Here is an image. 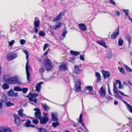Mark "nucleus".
I'll list each match as a JSON object with an SVG mask.
<instances>
[{"label": "nucleus", "mask_w": 132, "mask_h": 132, "mask_svg": "<svg viewBox=\"0 0 132 132\" xmlns=\"http://www.w3.org/2000/svg\"><path fill=\"white\" fill-rule=\"evenodd\" d=\"M7 75H5L3 77V79L5 82L9 84H13L18 83L19 81L18 79L16 77H11L7 78Z\"/></svg>", "instance_id": "obj_1"}, {"label": "nucleus", "mask_w": 132, "mask_h": 132, "mask_svg": "<svg viewBox=\"0 0 132 132\" xmlns=\"http://www.w3.org/2000/svg\"><path fill=\"white\" fill-rule=\"evenodd\" d=\"M44 65L46 70L48 72L53 69V65L52 61L48 59H45L43 61Z\"/></svg>", "instance_id": "obj_2"}, {"label": "nucleus", "mask_w": 132, "mask_h": 132, "mask_svg": "<svg viewBox=\"0 0 132 132\" xmlns=\"http://www.w3.org/2000/svg\"><path fill=\"white\" fill-rule=\"evenodd\" d=\"M34 24V27L33 29L36 33H37L38 32V28L39 27L40 25V21L38 18L37 17L35 18Z\"/></svg>", "instance_id": "obj_3"}, {"label": "nucleus", "mask_w": 132, "mask_h": 132, "mask_svg": "<svg viewBox=\"0 0 132 132\" xmlns=\"http://www.w3.org/2000/svg\"><path fill=\"white\" fill-rule=\"evenodd\" d=\"M38 96V94L37 93H30L27 96V97L29 98L28 100L29 101H33L35 103H37V99L35 98L33 99L32 98H35Z\"/></svg>", "instance_id": "obj_4"}, {"label": "nucleus", "mask_w": 132, "mask_h": 132, "mask_svg": "<svg viewBox=\"0 0 132 132\" xmlns=\"http://www.w3.org/2000/svg\"><path fill=\"white\" fill-rule=\"evenodd\" d=\"M17 56V54L15 53H10L8 54L6 57V60L10 61L15 58Z\"/></svg>", "instance_id": "obj_5"}, {"label": "nucleus", "mask_w": 132, "mask_h": 132, "mask_svg": "<svg viewBox=\"0 0 132 132\" xmlns=\"http://www.w3.org/2000/svg\"><path fill=\"white\" fill-rule=\"evenodd\" d=\"M13 117L14 119V122L17 126H19L21 125V120L19 116L16 114H14Z\"/></svg>", "instance_id": "obj_6"}, {"label": "nucleus", "mask_w": 132, "mask_h": 132, "mask_svg": "<svg viewBox=\"0 0 132 132\" xmlns=\"http://www.w3.org/2000/svg\"><path fill=\"white\" fill-rule=\"evenodd\" d=\"M34 110L36 111L35 113V115L36 118L39 119L41 118V111L38 108L34 109Z\"/></svg>", "instance_id": "obj_7"}, {"label": "nucleus", "mask_w": 132, "mask_h": 132, "mask_svg": "<svg viewBox=\"0 0 132 132\" xmlns=\"http://www.w3.org/2000/svg\"><path fill=\"white\" fill-rule=\"evenodd\" d=\"M119 28L118 27L117 28V30L113 33V34L111 35V38L112 39H114L116 38L119 35Z\"/></svg>", "instance_id": "obj_8"}, {"label": "nucleus", "mask_w": 132, "mask_h": 132, "mask_svg": "<svg viewBox=\"0 0 132 132\" xmlns=\"http://www.w3.org/2000/svg\"><path fill=\"white\" fill-rule=\"evenodd\" d=\"M81 83L79 79L76 82L75 84V87L76 89V92H79L81 90Z\"/></svg>", "instance_id": "obj_9"}, {"label": "nucleus", "mask_w": 132, "mask_h": 132, "mask_svg": "<svg viewBox=\"0 0 132 132\" xmlns=\"http://www.w3.org/2000/svg\"><path fill=\"white\" fill-rule=\"evenodd\" d=\"M40 123L42 124L46 123L49 120L48 117L46 116H44V117H41L39 119Z\"/></svg>", "instance_id": "obj_10"}, {"label": "nucleus", "mask_w": 132, "mask_h": 132, "mask_svg": "<svg viewBox=\"0 0 132 132\" xmlns=\"http://www.w3.org/2000/svg\"><path fill=\"white\" fill-rule=\"evenodd\" d=\"M82 70L79 68L78 65H76L74 67V70H73V72L77 75L80 74V72H82Z\"/></svg>", "instance_id": "obj_11"}, {"label": "nucleus", "mask_w": 132, "mask_h": 132, "mask_svg": "<svg viewBox=\"0 0 132 132\" xmlns=\"http://www.w3.org/2000/svg\"><path fill=\"white\" fill-rule=\"evenodd\" d=\"M7 94L9 96L12 97L13 96L16 97L18 96V93H15L12 89L10 90L7 92Z\"/></svg>", "instance_id": "obj_12"}, {"label": "nucleus", "mask_w": 132, "mask_h": 132, "mask_svg": "<svg viewBox=\"0 0 132 132\" xmlns=\"http://www.w3.org/2000/svg\"><path fill=\"white\" fill-rule=\"evenodd\" d=\"M102 73L103 75L104 78L105 79L109 78L111 76V74L110 72L108 71L103 70H102Z\"/></svg>", "instance_id": "obj_13"}, {"label": "nucleus", "mask_w": 132, "mask_h": 132, "mask_svg": "<svg viewBox=\"0 0 132 132\" xmlns=\"http://www.w3.org/2000/svg\"><path fill=\"white\" fill-rule=\"evenodd\" d=\"M65 13L64 12H61L55 18L53 19V21H56L59 20L61 18L62 16L64 15Z\"/></svg>", "instance_id": "obj_14"}, {"label": "nucleus", "mask_w": 132, "mask_h": 132, "mask_svg": "<svg viewBox=\"0 0 132 132\" xmlns=\"http://www.w3.org/2000/svg\"><path fill=\"white\" fill-rule=\"evenodd\" d=\"M113 90L114 92L117 94H118V93H119L123 96H124L126 97H129V96L124 94L122 92L120 91H119L118 92L117 91V88L115 84L114 83L113 84Z\"/></svg>", "instance_id": "obj_15"}, {"label": "nucleus", "mask_w": 132, "mask_h": 132, "mask_svg": "<svg viewBox=\"0 0 132 132\" xmlns=\"http://www.w3.org/2000/svg\"><path fill=\"white\" fill-rule=\"evenodd\" d=\"M59 71H65L68 70V67L66 64L63 63L59 66Z\"/></svg>", "instance_id": "obj_16"}, {"label": "nucleus", "mask_w": 132, "mask_h": 132, "mask_svg": "<svg viewBox=\"0 0 132 132\" xmlns=\"http://www.w3.org/2000/svg\"><path fill=\"white\" fill-rule=\"evenodd\" d=\"M0 129L3 132H12V130L9 128L7 127H0Z\"/></svg>", "instance_id": "obj_17"}, {"label": "nucleus", "mask_w": 132, "mask_h": 132, "mask_svg": "<svg viewBox=\"0 0 132 132\" xmlns=\"http://www.w3.org/2000/svg\"><path fill=\"white\" fill-rule=\"evenodd\" d=\"M100 93L101 96L104 97L106 95L105 90L104 89L103 86H102L100 90Z\"/></svg>", "instance_id": "obj_18"}, {"label": "nucleus", "mask_w": 132, "mask_h": 132, "mask_svg": "<svg viewBox=\"0 0 132 132\" xmlns=\"http://www.w3.org/2000/svg\"><path fill=\"white\" fill-rule=\"evenodd\" d=\"M78 26L79 28L82 30L84 31L86 30L87 26L83 23H80L78 25Z\"/></svg>", "instance_id": "obj_19"}, {"label": "nucleus", "mask_w": 132, "mask_h": 132, "mask_svg": "<svg viewBox=\"0 0 132 132\" xmlns=\"http://www.w3.org/2000/svg\"><path fill=\"white\" fill-rule=\"evenodd\" d=\"M67 32L65 28L63 30V32L62 35L59 38L60 40H63L66 34L67 33Z\"/></svg>", "instance_id": "obj_20"}, {"label": "nucleus", "mask_w": 132, "mask_h": 132, "mask_svg": "<svg viewBox=\"0 0 132 132\" xmlns=\"http://www.w3.org/2000/svg\"><path fill=\"white\" fill-rule=\"evenodd\" d=\"M52 118L53 120L55 121H58V119L57 118V114L55 113H51Z\"/></svg>", "instance_id": "obj_21"}, {"label": "nucleus", "mask_w": 132, "mask_h": 132, "mask_svg": "<svg viewBox=\"0 0 132 132\" xmlns=\"http://www.w3.org/2000/svg\"><path fill=\"white\" fill-rule=\"evenodd\" d=\"M125 38L128 41L129 44L130 45L131 40V36L128 34H127L125 36Z\"/></svg>", "instance_id": "obj_22"}, {"label": "nucleus", "mask_w": 132, "mask_h": 132, "mask_svg": "<svg viewBox=\"0 0 132 132\" xmlns=\"http://www.w3.org/2000/svg\"><path fill=\"white\" fill-rule=\"evenodd\" d=\"M83 113H81L79 116V119L78 121L79 123H81L82 125L84 127H85V126L84 123L82 121V116Z\"/></svg>", "instance_id": "obj_23"}, {"label": "nucleus", "mask_w": 132, "mask_h": 132, "mask_svg": "<svg viewBox=\"0 0 132 132\" xmlns=\"http://www.w3.org/2000/svg\"><path fill=\"white\" fill-rule=\"evenodd\" d=\"M95 76L97 78V81L99 82L101 81V77L100 73L96 72L95 73Z\"/></svg>", "instance_id": "obj_24"}, {"label": "nucleus", "mask_w": 132, "mask_h": 132, "mask_svg": "<svg viewBox=\"0 0 132 132\" xmlns=\"http://www.w3.org/2000/svg\"><path fill=\"white\" fill-rule=\"evenodd\" d=\"M96 42L99 44L103 46L105 48L107 47V46L106 45L105 42L103 41H97Z\"/></svg>", "instance_id": "obj_25"}, {"label": "nucleus", "mask_w": 132, "mask_h": 132, "mask_svg": "<svg viewBox=\"0 0 132 132\" xmlns=\"http://www.w3.org/2000/svg\"><path fill=\"white\" fill-rule=\"evenodd\" d=\"M43 82H41L38 84L36 87V89L37 92L40 91V88L41 87V84H42L43 83Z\"/></svg>", "instance_id": "obj_26"}, {"label": "nucleus", "mask_w": 132, "mask_h": 132, "mask_svg": "<svg viewBox=\"0 0 132 132\" xmlns=\"http://www.w3.org/2000/svg\"><path fill=\"white\" fill-rule=\"evenodd\" d=\"M58 23V24L56 25V26H53V29H56L61 27L62 25V23L61 22H57Z\"/></svg>", "instance_id": "obj_27"}, {"label": "nucleus", "mask_w": 132, "mask_h": 132, "mask_svg": "<svg viewBox=\"0 0 132 132\" xmlns=\"http://www.w3.org/2000/svg\"><path fill=\"white\" fill-rule=\"evenodd\" d=\"M70 53L71 54L75 56H77L80 54V53L78 52L74 51L71 50L70 51Z\"/></svg>", "instance_id": "obj_28"}, {"label": "nucleus", "mask_w": 132, "mask_h": 132, "mask_svg": "<svg viewBox=\"0 0 132 132\" xmlns=\"http://www.w3.org/2000/svg\"><path fill=\"white\" fill-rule=\"evenodd\" d=\"M37 132H46V130L44 128H39L38 127H36Z\"/></svg>", "instance_id": "obj_29"}, {"label": "nucleus", "mask_w": 132, "mask_h": 132, "mask_svg": "<svg viewBox=\"0 0 132 132\" xmlns=\"http://www.w3.org/2000/svg\"><path fill=\"white\" fill-rule=\"evenodd\" d=\"M2 87L5 90L8 89L9 86L8 84L6 83H4L2 85Z\"/></svg>", "instance_id": "obj_30"}, {"label": "nucleus", "mask_w": 132, "mask_h": 132, "mask_svg": "<svg viewBox=\"0 0 132 132\" xmlns=\"http://www.w3.org/2000/svg\"><path fill=\"white\" fill-rule=\"evenodd\" d=\"M42 107L44 108L45 110L48 111L50 110V108L47 106L46 104L44 103V104H42Z\"/></svg>", "instance_id": "obj_31"}, {"label": "nucleus", "mask_w": 132, "mask_h": 132, "mask_svg": "<svg viewBox=\"0 0 132 132\" xmlns=\"http://www.w3.org/2000/svg\"><path fill=\"white\" fill-rule=\"evenodd\" d=\"M27 75V81L29 82H30L31 81L30 74L29 72H26Z\"/></svg>", "instance_id": "obj_32"}, {"label": "nucleus", "mask_w": 132, "mask_h": 132, "mask_svg": "<svg viewBox=\"0 0 132 132\" xmlns=\"http://www.w3.org/2000/svg\"><path fill=\"white\" fill-rule=\"evenodd\" d=\"M123 41L122 39L121 38L119 39L118 42V44L119 46H122L123 44Z\"/></svg>", "instance_id": "obj_33"}, {"label": "nucleus", "mask_w": 132, "mask_h": 132, "mask_svg": "<svg viewBox=\"0 0 132 132\" xmlns=\"http://www.w3.org/2000/svg\"><path fill=\"white\" fill-rule=\"evenodd\" d=\"M29 62H27L26 63V72H29V67L28 66Z\"/></svg>", "instance_id": "obj_34"}, {"label": "nucleus", "mask_w": 132, "mask_h": 132, "mask_svg": "<svg viewBox=\"0 0 132 132\" xmlns=\"http://www.w3.org/2000/svg\"><path fill=\"white\" fill-rule=\"evenodd\" d=\"M85 88H86L87 90L90 92L93 89L92 86H86L85 87Z\"/></svg>", "instance_id": "obj_35"}, {"label": "nucleus", "mask_w": 132, "mask_h": 132, "mask_svg": "<svg viewBox=\"0 0 132 132\" xmlns=\"http://www.w3.org/2000/svg\"><path fill=\"white\" fill-rule=\"evenodd\" d=\"M14 89L16 91L20 92L21 91V88L19 86H15L14 88Z\"/></svg>", "instance_id": "obj_36"}, {"label": "nucleus", "mask_w": 132, "mask_h": 132, "mask_svg": "<svg viewBox=\"0 0 132 132\" xmlns=\"http://www.w3.org/2000/svg\"><path fill=\"white\" fill-rule=\"evenodd\" d=\"M31 123V121L30 120H28L25 124V126L26 127H29L30 126V124Z\"/></svg>", "instance_id": "obj_37"}, {"label": "nucleus", "mask_w": 132, "mask_h": 132, "mask_svg": "<svg viewBox=\"0 0 132 132\" xmlns=\"http://www.w3.org/2000/svg\"><path fill=\"white\" fill-rule=\"evenodd\" d=\"M38 34L39 36L43 37L45 36V33L43 31H40L39 32Z\"/></svg>", "instance_id": "obj_38"}, {"label": "nucleus", "mask_w": 132, "mask_h": 132, "mask_svg": "<svg viewBox=\"0 0 132 132\" xmlns=\"http://www.w3.org/2000/svg\"><path fill=\"white\" fill-rule=\"evenodd\" d=\"M56 122H53L52 123V126L54 128H55L59 125V123L57 121Z\"/></svg>", "instance_id": "obj_39"}, {"label": "nucleus", "mask_w": 132, "mask_h": 132, "mask_svg": "<svg viewBox=\"0 0 132 132\" xmlns=\"http://www.w3.org/2000/svg\"><path fill=\"white\" fill-rule=\"evenodd\" d=\"M14 105V104L13 103H11L10 102H8L6 103V105L8 107H11L12 106H13Z\"/></svg>", "instance_id": "obj_40"}, {"label": "nucleus", "mask_w": 132, "mask_h": 132, "mask_svg": "<svg viewBox=\"0 0 132 132\" xmlns=\"http://www.w3.org/2000/svg\"><path fill=\"white\" fill-rule=\"evenodd\" d=\"M18 115L21 117H23V114L22 113V110L20 109L18 111Z\"/></svg>", "instance_id": "obj_41"}, {"label": "nucleus", "mask_w": 132, "mask_h": 132, "mask_svg": "<svg viewBox=\"0 0 132 132\" xmlns=\"http://www.w3.org/2000/svg\"><path fill=\"white\" fill-rule=\"evenodd\" d=\"M28 89L27 88H23L21 89V91L23 93H26L28 91Z\"/></svg>", "instance_id": "obj_42"}, {"label": "nucleus", "mask_w": 132, "mask_h": 132, "mask_svg": "<svg viewBox=\"0 0 132 132\" xmlns=\"http://www.w3.org/2000/svg\"><path fill=\"white\" fill-rule=\"evenodd\" d=\"M127 108L129 111L132 113V106L130 105H128Z\"/></svg>", "instance_id": "obj_43"}, {"label": "nucleus", "mask_w": 132, "mask_h": 132, "mask_svg": "<svg viewBox=\"0 0 132 132\" xmlns=\"http://www.w3.org/2000/svg\"><path fill=\"white\" fill-rule=\"evenodd\" d=\"M125 67L126 70L129 72H131L132 71V69L129 68L127 66L125 65Z\"/></svg>", "instance_id": "obj_44"}, {"label": "nucleus", "mask_w": 132, "mask_h": 132, "mask_svg": "<svg viewBox=\"0 0 132 132\" xmlns=\"http://www.w3.org/2000/svg\"><path fill=\"white\" fill-rule=\"evenodd\" d=\"M44 71L45 70L43 68H40L38 70L39 72L42 73H43Z\"/></svg>", "instance_id": "obj_45"}, {"label": "nucleus", "mask_w": 132, "mask_h": 132, "mask_svg": "<svg viewBox=\"0 0 132 132\" xmlns=\"http://www.w3.org/2000/svg\"><path fill=\"white\" fill-rule=\"evenodd\" d=\"M32 122L33 123L36 125L39 123V121L37 119H34L32 120Z\"/></svg>", "instance_id": "obj_46"}, {"label": "nucleus", "mask_w": 132, "mask_h": 132, "mask_svg": "<svg viewBox=\"0 0 132 132\" xmlns=\"http://www.w3.org/2000/svg\"><path fill=\"white\" fill-rule=\"evenodd\" d=\"M15 42V41L14 40H12L11 41L9 42V44L10 46H12Z\"/></svg>", "instance_id": "obj_47"}, {"label": "nucleus", "mask_w": 132, "mask_h": 132, "mask_svg": "<svg viewBox=\"0 0 132 132\" xmlns=\"http://www.w3.org/2000/svg\"><path fill=\"white\" fill-rule=\"evenodd\" d=\"M122 11L123 12L125 13L126 15H127L128 16H129L128 15L129 10H123Z\"/></svg>", "instance_id": "obj_48"}, {"label": "nucleus", "mask_w": 132, "mask_h": 132, "mask_svg": "<svg viewBox=\"0 0 132 132\" xmlns=\"http://www.w3.org/2000/svg\"><path fill=\"white\" fill-rule=\"evenodd\" d=\"M20 43L21 44L23 45L25 43L26 41L22 39L20 40Z\"/></svg>", "instance_id": "obj_49"}, {"label": "nucleus", "mask_w": 132, "mask_h": 132, "mask_svg": "<svg viewBox=\"0 0 132 132\" xmlns=\"http://www.w3.org/2000/svg\"><path fill=\"white\" fill-rule=\"evenodd\" d=\"M80 59L81 60L84 61V54L81 55H80Z\"/></svg>", "instance_id": "obj_50"}, {"label": "nucleus", "mask_w": 132, "mask_h": 132, "mask_svg": "<svg viewBox=\"0 0 132 132\" xmlns=\"http://www.w3.org/2000/svg\"><path fill=\"white\" fill-rule=\"evenodd\" d=\"M48 46H49L48 44H45L44 45V47L43 49V51H45V50L46 49V48L48 47Z\"/></svg>", "instance_id": "obj_51"}, {"label": "nucleus", "mask_w": 132, "mask_h": 132, "mask_svg": "<svg viewBox=\"0 0 132 132\" xmlns=\"http://www.w3.org/2000/svg\"><path fill=\"white\" fill-rule=\"evenodd\" d=\"M120 72L123 74L125 73V70L122 67H121L120 69Z\"/></svg>", "instance_id": "obj_52"}, {"label": "nucleus", "mask_w": 132, "mask_h": 132, "mask_svg": "<svg viewBox=\"0 0 132 132\" xmlns=\"http://www.w3.org/2000/svg\"><path fill=\"white\" fill-rule=\"evenodd\" d=\"M116 98H119V99L122 100V98H123V97L121 96H119V95H117L115 96Z\"/></svg>", "instance_id": "obj_53"}, {"label": "nucleus", "mask_w": 132, "mask_h": 132, "mask_svg": "<svg viewBox=\"0 0 132 132\" xmlns=\"http://www.w3.org/2000/svg\"><path fill=\"white\" fill-rule=\"evenodd\" d=\"M116 84H118L119 85V86L121 85V82L119 80H117L116 81Z\"/></svg>", "instance_id": "obj_54"}, {"label": "nucleus", "mask_w": 132, "mask_h": 132, "mask_svg": "<svg viewBox=\"0 0 132 132\" xmlns=\"http://www.w3.org/2000/svg\"><path fill=\"white\" fill-rule=\"evenodd\" d=\"M110 4H113L114 5H116L115 2L113 0H110Z\"/></svg>", "instance_id": "obj_55"}, {"label": "nucleus", "mask_w": 132, "mask_h": 132, "mask_svg": "<svg viewBox=\"0 0 132 132\" xmlns=\"http://www.w3.org/2000/svg\"><path fill=\"white\" fill-rule=\"evenodd\" d=\"M26 59L27 60V62H29V61L28 59V57L29 56V54L26 55Z\"/></svg>", "instance_id": "obj_56"}, {"label": "nucleus", "mask_w": 132, "mask_h": 132, "mask_svg": "<svg viewBox=\"0 0 132 132\" xmlns=\"http://www.w3.org/2000/svg\"><path fill=\"white\" fill-rule=\"evenodd\" d=\"M24 53L26 54V55L28 54V51L27 50H24L23 51Z\"/></svg>", "instance_id": "obj_57"}, {"label": "nucleus", "mask_w": 132, "mask_h": 132, "mask_svg": "<svg viewBox=\"0 0 132 132\" xmlns=\"http://www.w3.org/2000/svg\"><path fill=\"white\" fill-rule=\"evenodd\" d=\"M127 106H128V105H129V104H128L126 101L122 100H121Z\"/></svg>", "instance_id": "obj_58"}, {"label": "nucleus", "mask_w": 132, "mask_h": 132, "mask_svg": "<svg viewBox=\"0 0 132 132\" xmlns=\"http://www.w3.org/2000/svg\"><path fill=\"white\" fill-rule=\"evenodd\" d=\"M127 106H128V105H129V104H128L126 101L122 100H121Z\"/></svg>", "instance_id": "obj_59"}, {"label": "nucleus", "mask_w": 132, "mask_h": 132, "mask_svg": "<svg viewBox=\"0 0 132 132\" xmlns=\"http://www.w3.org/2000/svg\"><path fill=\"white\" fill-rule=\"evenodd\" d=\"M48 53V50H46L44 53L43 55L44 56H45Z\"/></svg>", "instance_id": "obj_60"}, {"label": "nucleus", "mask_w": 132, "mask_h": 132, "mask_svg": "<svg viewBox=\"0 0 132 132\" xmlns=\"http://www.w3.org/2000/svg\"><path fill=\"white\" fill-rule=\"evenodd\" d=\"M116 14L118 16H119L120 15V14L119 11H116Z\"/></svg>", "instance_id": "obj_61"}, {"label": "nucleus", "mask_w": 132, "mask_h": 132, "mask_svg": "<svg viewBox=\"0 0 132 132\" xmlns=\"http://www.w3.org/2000/svg\"><path fill=\"white\" fill-rule=\"evenodd\" d=\"M114 103L115 105H117L118 104V102L116 100H114Z\"/></svg>", "instance_id": "obj_62"}, {"label": "nucleus", "mask_w": 132, "mask_h": 132, "mask_svg": "<svg viewBox=\"0 0 132 132\" xmlns=\"http://www.w3.org/2000/svg\"><path fill=\"white\" fill-rule=\"evenodd\" d=\"M2 103L0 102V109H2Z\"/></svg>", "instance_id": "obj_63"}, {"label": "nucleus", "mask_w": 132, "mask_h": 132, "mask_svg": "<svg viewBox=\"0 0 132 132\" xmlns=\"http://www.w3.org/2000/svg\"><path fill=\"white\" fill-rule=\"evenodd\" d=\"M108 99L109 100H113V98L111 97L110 96H109L108 97Z\"/></svg>", "instance_id": "obj_64"}]
</instances>
